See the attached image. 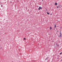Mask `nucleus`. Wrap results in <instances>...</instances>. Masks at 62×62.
<instances>
[{
  "label": "nucleus",
  "mask_w": 62,
  "mask_h": 62,
  "mask_svg": "<svg viewBox=\"0 0 62 62\" xmlns=\"http://www.w3.org/2000/svg\"><path fill=\"white\" fill-rule=\"evenodd\" d=\"M50 30H51V29H52V28L51 27H50Z\"/></svg>",
  "instance_id": "nucleus-4"
},
{
  "label": "nucleus",
  "mask_w": 62,
  "mask_h": 62,
  "mask_svg": "<svg viewBox=\"0 0 62 62\" xmlns=\"http://www.w3.org/2000/svg\"><path fill=\"white\" fill-rule=\"evenodd\" d=\"M57 31L58 32V31Z\"/></svg>",
  "instance_id": "nucleus-14"
},
{
  "label": "nucleus",
  "mask_w": 62,
  "mask_h": 62,
  "mask_svg": "<svg viewBox=\"0 0 62 62\" xmlns=\"http://www.w3.org/2000/svg\"><path fill=\"white\" fill-rule=\"evenodd\" d=\"M62 36V34H61V33H60L59 37H61Z\"/></svg>",
  "instance_id": "nucleus-2"
},
{
  "label": "nucleus",
  "mask_w": 62,
  "mask_h": 62,
  "mask_svg": "<svg viewBox=\"0 0 62 62\" xmlns=\"http://www.w3.org/2000/svg\"><path fill=\"white\" fill-rule=\"evenodd\" d=\"M58 8V7H57V8Z\"/></svg>",
  "instance_id": "nucleus-9"
},
{
  "label": "nucleus",
  "mask_w": 62,
  "mask_h": 62,
  "mask_svg": "<svg viewBox=\"0 0 62 62\" xmlns=\"http://www.w3.org/2000/svg\"><path fill=\"white\" fill-rule=\"evenodd\" d=\"M46 9V10H47V9Z\"/></svg>",
  "instance_id": "nucleus-13"
},
{
  "label": "nucleus",
  "mask_w": 62,
  "mask_h": 62,
  "mask_svg": "<svg viewBox=\"0 0 62 62\" xmlns=\"http://www.w3.org/2000/svg\"><path fill=\"white\" fill-rule=\"evenodd\" d=\"M62 61V60H61V61Z\"/></svg>",
  "instance_id": "nucleus-11"
},
{
  "label": "nucleus",
  "mask_w": 62,
  "mask_h": 62,
  "mask_svg": "<svg viewBox=\"0 0 62 62\" xmlns=\"http://www.w3.org/2000/svg\"><path fill=\"white\" fill-rule=\"evenodd\" d=\"M47 14H50L49 13H48V12H47Z\"/></svg>",
  "instance_id": "nucleus-6"
},
{
  "label": "nucleus",
  "mask_w": 62,
  "mask_h": 62,
  "mask_svg": "<svg viewBox=\"0 0 62 62\" xmlns=\"http://www.w3.org/2000/svg\"><path fill=\"white\" fill-rule=\"evenodd\" d=\"M57 5V3H55V5Z\"/></svg>",
  "instance_id": "nucleus-5"
},
{
  "label": "nucleus",
  "mask_w": 62,
  "mask_h": 62,
  "mask_svg": "<svg viewBox=\"0 0 62 62\" xmlns=\"http://www.w3.org/2000/svg\"><path fill=\"white\" fill-rule=\"evenodd\" d=\"M1 7H2V5H1Z\"/></svg>",
  "instance_id": "nucleus-10"
},
{
  "label": "nucleus",
  "mask_w": 62,
  "mask_h": 62,
  "mask_svg": "<svg viewBox=\"0 0 62 62\" xmlns=\"http://www.w3.org/2000/svg\"><path fill=\"white\" fill-rule=\"evenodd\" d=\"M24 40H25V39H25V38H24Z\"/></svg>",
  "instance_id": "nucleus-8"
},
{
  "label": "nucleus",
  "mask_w": 62,
  "mask_h": 62,
  "mask_svg": "<svg viewBox=\"0 0 62 62\" xmlns=\"http://www.w3.org/2000/svg\"><path fill=\"white\" fill-rule=\"evenodd\" d=\"M56 26L55 25V26H54L55 28H56Z\"/></svg>",
  "instance_id": "nucleus-3"
},
{
  "label": "nucleus",
  "mask_w": 62,
  "mask_h": 62,
  "mask_svg": "<svg viewBox=\"0 0 62 62\" xmlns=\"http://www.w3.org/2000/svg\"><path fill=\"white\" fill-rule=\"evenodd\" d=\"M61 54H62V53L61 52V53L60 54L61 55Z\"/></svg>",
  "instance_id": "nucleus-7"
},
{
  "label": "nucleus",
  "mask_w": 62,
  "mask_h": 62,
  "mask_svg": "<svg viewBox=\"0 0 62 62\" xmlns=\"http://www.w3.org/2000/svg\"><path fill=\"white\" fill-rule=\"evenodd\" d=\"M42 9V8H41L40 6L39 8H38L39 10H40V9Z\"/></svg>",
  "instance_id": "nucleus-1"
},
{
  "label": "nucleus",
  "mask_w": 62,
  "mask_h": 62,
  "mask_svg": "<svg viewBox=\"0 0 62 62\" xmlns=\"http://www.w3.org/2000/svg\"><path fill=\"white\" fill-rule=\"evenodd\" d=\"M51 15H52V14H51Z\"/></svg>",
  "instance_id": "nucleus-12"
}]
</instances>
